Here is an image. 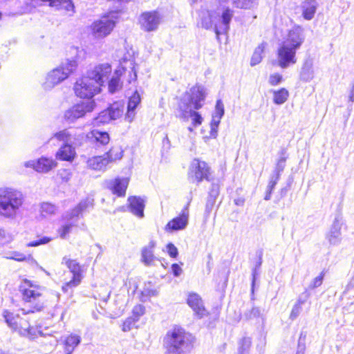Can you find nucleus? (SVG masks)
<instances>
[{
    "label": "nucleus",
    "instance_id": "f257e3e1",
    "mask_svg": "<svg viewBox=\"0 0 354 354\" xmlns=\"http://www.w3.org/2000/svg\"><path fill=\"white\" fill-rule=\"evenodd\" d=\"M193 337L179 326L170 329L163 340L167 354H189L193 348Z\"/></svg>",
    "mask_w": 354,
    "mask_h": 354
},
{
    "label": "nucleus",
    "instance_id": "f03ea898",
    "mask_svg": "<svg viewBox=\"0 0 354 354\" xmlns=\"http://www.w3.org/2000/svg\"><path fill=\"white\" fill-rule=\"evenodd\" d=\"M25 201L23 193L12 187H0V217L14 219Z\"/></svg>",
    "mask_w": 354,
    "mask_h": 354
},
{
    "label": "nucleus",
    "instance_id": "7ed1b4c3",
    "mask_svg": "<svg viewBox=\"0 0 354 354\" xmlns=\"http://www.w3.org/2000/svg\"><path fill=\"white\" fill-rule=\"evenodd\" d=\"M77 67V62L75 59H66L47 75L43 84L44 88L45 90L53 88L67 79L71 74L76 71Z\"/></svg>",
    "mask_w": 354,
    "mask_h": 354
},
{
    "label": "nucleus",
    "instance_id": "20e7f679",
    "mask_svg": "<svg viewBox=\"0 0 354 354\" xmlns=\"http://www.w3.org/2000/svg\"><path fill=\"white\" fill-rule=\"evenodd\" d=\"M205 97L204 86L196 84L183 94L178 104V109L185 112L188 111L189 108L199 109L203 106Z\"/></svg>",
    "mask_w": 354,
    "mask_h": 354
},
{
    "label": "nucleus",
    "instance_id": "39448f33",
    "mask_svg": "<svg viewBox=\"0 0 354 354\" xmlns=\"http://www.w3.org/2000/svg\"><path fill=\"white\" fill-rule=\"evenodd\" d=\"M19 289L22 295V299L25 302L35 303V306L33 307L34 310H31L32 313L42 310L43 304L39 303V300L45 290L44 286H39L33 281L25 279L21 281Z\"/></svg>",
    "mask_w": 354,
    "mask_h": 354
},
{
    "label": "nucleus",
    "instance_id": "423d86ee",
    "mask_svg": "<svg viewBox=\"0 0 354 354\" xmlns=\"http://www.w3.org/2000/svg\"><path fill=\"white\" fill-rule=\"evenodd\" d=\"M73 90L77 97L90 100L100 93L101 87L98 82L93 80L87 73L86 75L76 80Z\"/></svg>",
    "mask_w": 354,
    "mask_h": 354
},
{
    "label": "nucleus",
    "instance_id": "0eeeda50",
    "mask_svg": "<svg viewBox=\"0 0 354 354\" xmlns=\"http://www.w3.org/2000/svg\"><path fill=\"white\" fill-rule=\"evenodd\" d=\"M117 22L118 18L114 15L103 16L91 24L90 26L91 34L95 39H104L112 32Z\"/></svg>",
    "mask_w": 354,
    "mask_h": 354
},
{
    "label": "nucleus",
    "instance_id": "6e6552de",
    "mask_svg": "<svg viewBox=\"0 0 354 354\" xmlns=\"http://www.w3.org/2000/svg\"><path fill=\"white\" fill-rule=\"evenodd\" d=\"M297 50L289 47L282 43L279 44L276 51V61L278 66L287 68L295 65L297 62Z\"/></svg>",
    "mask_w": 354,
    "mask_h": 354
},
{
    "label": "nucleus",
    "instance_id": "1a4fd4ad",
    "mask_svg": "<svg viewBox=\"0 0 354 354\" xmlns=\"http://www.w3.org/2000/svg\"><path fill=\"white\" fill-rule=\"evenodd\" d=\"M162 19L163 16L160 12L147 11L139 16L138 24L142 30L149 32L156 30Z\"/></svg>",
    "mask_w": 354,
    "mask_h": 354
},
{
    "label": "nucleus",
    "instance_id": "9d476101",
    "mask_svg": "<svg viewBox=\"0 0 354 354\" xmlns=\"http://www.w3.org/2000/svg\"><path fill=\"white\" fill-rule=\"evenodd\" d=\"M232 17L233 11L229 8H223L214 13V32L217 37L227 32Z\"/></svg>",
    "mask_w": 354,
    "mask_h": 354
},
{
    "label": "nucleus",
    "instance_id": "9b49d317",
    "mask_svg": "<svg viewBox=\"0 0 354 354\" xmlns=\"http://www.w3.org/2000/svg\"><path fill=\"white\" fill-rule=\"evenodd\" d=\"M95 107V102L94 100L77 104L65 112L64 118L69 122H73L76 120L84 117L87 113L93 111Z\"/></svg>",
    "mask_w": 354,
    "mask_h": 354
},
{
    "label": "nucleus",
    "instance_id": "f8f14e48",
    "mask_svg": "<svg viewBox=\"0 0 354 354\" xmlns=\"http://www.w3.org/2000/svg\"><path fill=\"white\" fill-rule=\"evenodd\" d=\"M305 39L304 28L296 25L288 30L281 43L298 50L304 44Z\"/></svg>",
    "mask_w": 354,
    "mask_h": 354
},
{
    "label": "nucleus",
    "instance_id": "ddd939ff",
    "mask_svg": "<svg viewBox=\"0 0 354 354\" xmlns=\"http://www.w3.org/2000/svg\"><path fill=\"white\" fill-rule=\"evenodd\" d=\"M210 169L207 164L198 159H194L190 165L189 176L193 182L200 183L203 180H209Z\"/></svg>",
    "mask_w": 354,
    "mask_h": 354
},
{
    "label": "nucleus",
    "instance_id": "4468645a",
    "mask_svg": "<svg viewBox=\"0 0 354 354\" xmlns=\"http://www.w3.org/2000/svg\"><path fill=\"white\" fill-rule=\"evenodd\" d=\"M57 162L52 158L41 157L38 160H31L24 162L27 168H32L39 173H47L57 167Z\"/></svg>",
    "mask_w": 354,
    "mask_h": 354
},
{
    "label": "nucleus",
    "instance_id": "2eb2a0df",
    "mask_svg": "<svg viewBox=\"0 0 354 354\" xmlns=\"http://www.w3.org/2000/svg\"><path fill=\"white\" fill-rule=\"evenodd\" d=\"M129 183V178L117 177L107 181L106 187L113 194H115L118 197H122L125 196Z\"/></svg>",
    "mask_w": 354,
    "mask_h": 354
},
{
    "label": "nucleus",
    "instance_id": "dca6fc26",
    "mask_svg": "<svg viewBox=\"0 0 354 354\" xmlns=\"http://www.w3.org/2000/svg\"><path fill=\"white\" fill-rule=\"evenodd\" d=\"M315 76L314 58L308 56L304 59L299 71V80L303 82H310Z\"/></svg>",
    "mask_w": 354,
    "mask_h": 354
},
{
    "label": "nucleus",
    "instance_id": "f3484780",
    "mask_svg": "<svg viewBox=\"0 0 354 354\" xmlns=\"http://www.w3.org/2000/svg\"><path fill=\"white\" fill-rule=\"evenodd\" d=\"M189 216V209L187 206L182 210L178 216L168 222L165 227V231L172 232L185 229L188 224Z\"/></svg>",
    "mask_w": 354,
    "mask_h": 354
},
{
    "label": "nucleus",
    "instance_id": "a211bd4d",
    "mask_svg": "<svg viewBox=\"0 0 354 354\" xmlns=\"http://www.w3.org/2000/svg\"><path fill=\"white\" fill-rule=\"evenodd\" d=\"M111 66L109 64H101L95 66L93 69L87 73L90 76L98 82L100 86H102L105 81L108 79L111 73Z\"/></svg>",
    "mask_w": 354,
    "mask_h": 354
},
{
    "label": "nucleus",
    "instance_id": "6ab92c4d",
    "mask_svg": "<svg viewBox=\"0 0 354 354\" xmlns=\"http://www.w3.org/2000/svg\"><path fill=\"white\" fill-rule=\"evenodd\" d=\"M342 223L341 221L336 218L330 228L329 229L327 234H326V239L330 243V245H339L342 241Z\"/></svg>",
    "mask_w": 354,
    "mask_h": 354
},
{
    "label": "nucleus",
    "instance_id": "aec40b11",
    "mask_svg": "<svg viewBox=\"0 0 354 354\" xmlns=\"http://www.w3.org/2000/svg\"><path fill=\"white\" fill-rule=\"evenodd\" d=\"M76 156L75 148L73 146L72 142L62 144L55 153L57 160L67 162H73Z\"/></svg>",
    "mask_w": 354,
    "mask_h": 354
},
{
    "label": "nucleus",
    "instance_id": "412c9836",
    "mask_svg": "<svg viewBox=\"0 0 354 354\" xmlns=\"http://www.w3.org/2000/svg\"><path fill=\"white\" fill-rule=\"evenodd\" d=\"M187 303L195 314L199 317H203L207 315V311L204 307L203 302L198 294L190 293L188 295Z\"/></svg>",
    "mask_w": 354,
    "mask_h": 354
},
{
    "label": "nucleus",
    "instance_id": "4be33fe9",
    "mask_svg": "<svg viewBox=\"0 0 354 354\" xmlns=\"http://www.w3.org/2000/svg\"><path fill=\"white\" fill-rule=\"evenodd\" d=\"M318 6L317 0H304L301 5L302 17L308 21L313 19Z\"/></svg>",
    "mask_w": 354,
    "mask_h": 354
},
{
    "label": "nucleus",
    "instance_id": "5701e85b",
    "mask_svg": "<svg viewBox=\"0 0 354 354\" xmlns=\"http://www.w3.org/2000/svg\"><path fill=\"white\" fill-rule=\"evenodd\" d=\"M14 330L17 332L20 335L30 339H33L36 337L37 330L30 326V324L27 319L21 317L17 324L16 329Z\"/></svg>",
    "mask_w": 354,
    "mask_h": 354
},
{
    "label": "nucleus",
    "instance_id": "b1692460",
    "mask_svg": "<svg viewBox=\"0 0 354 354\" xmlns=\"http://www.w3.org/2000/svg\"><path fill=\"white\" fill-rule=\"evenodd\" d=\"M87 167L90 169L104 171L108 165V160L102 156H92L86 161Z\"/></svg>",
    "mask_w": 354,
    "mask_h": 354
},
{
    "label": "nucleus",
    "instance_id": "393cba45",
    "mask_svg": "<svg viewBox=\"0 0 354 354\" xmlns=\"http://www.w3.org/2000/svg\"><path fill=\"white\" fill-rule=\"evenodd\" d=\"M140 95L138 91H135L133 94L129 97L127 106V112L125 115V119L129 122H132L134 119L136 115L135 109L140 104Z\"/></svg>",
    "mask_w": 354,
    "mask_h": 354
},
{
    "label": "nucleus",
    "instance_id": "a878e982",
    "mask_svg": "<svg viewBox=\"0 0 354 354\" xmlns=\"http://www.w3.org/2000/svg\"><path fill=\"white\" fill-rule=\"evenodd\" d=\"M130 211L139 218L144 216L145 201L140 197L131 196L128 198Z\"/></svg>",
    "mask_w": 354,
    "mask_h": 354
},
{
    "label": "nucleus",
    "instance_id": "bb28decb",
    "mask_svg": "<svg viewBox=\"0 0 354 354\" xmlns=\"http://www.w3.org/2000/svg\"><path fill=\"white\" fill-rule=\"evenodd\" d=\"M156 243L155 241H150L149 243L142 248L141 254V260L146 266H150L155 259L153 254V249L155 248Z\"/></svg>",
    "mask_w": 354,
    "mask_h": 354
},
{
    "label": "nucleus",
    "instance_id": "cd10ccee",
    "mask_svg": "<svg viewBox=\"0 0 354 354\" xmlns=\"http://www.w3.org/2000/svg\"><path fill=\"white\" fill-rule=\"evenodd\" d=\"M44 2H48L49 6L57 10H64L68 12H73V4L71 0H41Z\"/></svg>",
    "mask_w": 354,
    "mask_h": 354
},
{
    "label": "nucleus",
    "instance_id": "c85d7f7f",
    "mask_svg": "<svg viewBox=\"0 0 354 354\" xmlns=\"http://www.w3.org/2000/svg\"><path fill=\"white\" fill-rule=\"evenodd\" d=\"M62 263L67 266L73 277H84L82 267L75 260L64 257L62 259Z\"/></svg>",
    "mask_w": 354,
    "mask_h": 354
},
{
    "label": "nucleus",
    "instance_id": "c756f323",
    "mask_svg": "<svg viewBox=\"0 0 354 354\" xmlns=\"http://www.w3.org/2000/svg\"><path fill=\"white\" fill-rule=\"evenodd\" d=\"M80 342L81 337L79 335L71 333L66 336L64 339V349L66 354H71Z\"/></svg>",
    "mask_w": 354,
    "mask_h": 354
},
{
    "label": "nucleus",
    "instance_id": "7c9ffc66",
    "mask_svg": "<svg viewBox=\"0 0 354 354\" xmlns=\"http://www.w3.org/2000/svg\"><path fill=\"white\" fill-rule=\"evenodd\" d=\"M5 258L7 259H12V260H15L17 261H30V263L32 265H35V266H38L41 270L45 272L48 275L49 274V273L47 271H46L42 267L39 266L37 262L31 257V255L26 256V254H24L21 252H19L17 251H12V252H10L9 255L6 256Z\"/></svg>",
    "mask_w": 354,
    "mask_h": 354
},
{
    "label": "nucleus",
    "instance_id": "2f4dec72",
    "mask_svg": "<svg viewBox=\"0 0 354 354\" xmlns=\"http://www.w3.org/2000/svg\"><path fill=\"white\" fill-rule=\"evenodd\" d=\"M193 108H189L188 111H179L180 117L187 120L189 117L192 118V124L196 127L201 125L203 122V118L199 113L193 110Z\"/></svg>",
    "mask_w": 354,
    "mask_h": 354
},
{
    "label": "nucleus",
    "instance_id": "473e14b6",
    "mask_svg": "<svg viewBox=\"0 0 354 354\" xmlns=\"http://www.w3.org/2000/svg\"><path fill=\"white\" fill-rule=\"evenodd\" d=\"M104 156L106 160H108V165H109L120 160L122 158L123 150L121 147H113L108 152L105 153Z\"/></svg>",
    "mask_w": 354,
    "mask_h": 354
},
{
    "label": "nucleus",
    "instance_id": "72a5a7b5",
    "mask_svg": "<svg viewBox=\"0 0 354 354\" xmlns=\"http://www.w3.org/2000/svg\"><path fill=\"white\" fill-rule=\"evenodd\" d=\"M267 46V44L266 42H262L254 50L253 55L251 57L250 65L255 66L259 64L263 59V54L264 50Z\"/></svg>",
    "mask_w": 354,
    "mask_h": 354
},
{
    "label": "nucleus",
    "instance_id": "f704fd0d",
    "mask_svg": "<svg viewBox=\"0 0 354 354\" xmlns=\"http://www.w3.org/2000/svg\"><path fill=\"white\" fill-rule=\"evenodd\" d=\"M88 138L93 139L96 142H98L101 145H106L109 142L110 140L109 135L108 133L100 131L97 130L92 131L89 133Z\"/></svg>",
    "mask_w": 354,
    "mask_h": 354
},
{
    "label": "nucleus",
    "instance_id": "c9c22d12",
    "mask_svg": "<svg viewBox=\"0 0 354 354\" xmlns=\"http://www.w3.org/2000/svg\"><path fill=\"white\" fill-rule=\"evenodd\" d=\"M73 136L67 129L59 131L53 134L49 141L56 140L63 144L72 142Z\"/></svg>",
    "mask_w": 354,
    "mask_h": 354
},
{
    "label": "nucleus",
    "instance_id": "e433bc0d",
    "mask_svg": "<svg viewBox=\"0 0 354 354\" xmlns=\"http://www.w3.org/2000/svg\"><path fill=\"white\" fill-rule=\"evenodd\" d=\"M106 110L110 113V116H111V120H114L122 115L124 105L122 103L117 102L111 104Z\"/></svg>",
    "mask_w": 354,
    "mask_h": 354
},
{
    "label": "nucleus",
    "instance_id": "4c0bfd02",
    "mask_svg": "<svg viewBox=\"0 0 354 354\" xmlns=\"http://www.w3.org/2000/svg\"><path fill=\"white\" fill-rule=\"evenodd\" d=\"M273 102L276 104H282L286 102L289 96L287 89L282 88L279 90L273 91Z\"/></svg>",
    "mask_w": 354,
    "mask_h": 354
},
{
    "label": "nucleus",
    "instance_id": "58836bf2",
    "mask_svg": "<svg viewBox=\"0 0 354 354\" xmlns=\"http://www.w3.org/2000/svg\"><path fill=\"white\" fill-rule=\"evenodd\" d=\"M3 316L8 326L13 330L16 329L17 324H18L21 317L19 315H15L8 310L3 311Z\"/></svg>",
    "mask_w": 354,
    "mask_h": 354
},
{
    "label": "nucleus",
    "instance_id": "ea45409f",
    "mask_svg": "<svg viewBox=\"0 0 354 354\" xmlns=\"http://www.w3.org/2000/svg\"><path fill=\"white\" fill-rule=\"evenodd\" d=\"M57 212V207L50 203H42L40 205V213L44 217L51 216Z\"/></svg>",
    "mask_w": 354,
    "mask_h": 354
},
{
    "label": "nucleus",
    "instance_id": "a19ab883",
    "mask_svg": "<svg viewBox=\"0 0 354 354\" xmlns=\"http://www.w3.org/2000/svg\"><path fill=\"white\" fill-rule=\"evenodd\" d=\"M82 279L83 278L72 276L70 281L63 284L62 287V291L65 293L72 292L73 290L81 283Z\"/></svg>",
    "mask_w": 354,
    "mask_h": 354
},
{
    "label": "nucleus",
    "instance_id": "79ce46f5",
    "mask_svg": "<svg viewBox=\"0 0 354 354\" xmlns=\"http://www.w3.org/2000/svg\"><path fill=\"white\" fill-rule=\"evenodd\" d=\"M110 121H111V116L106 109L99 113L98 116L93 120V124L94 126H100L107 124Z\"/></svg>",
    "mask_w": 354,
    "mask_h": 354
},
{
    "label": "nucleus",
    "instance_id": "37998d69",
    "mask_svg": "<svg viewBox=\"0 0 354 354\" xmlns=\"http://www.w3.org/2000/svg\"><path fill=\"white\" fill-rule=\"evenodd\" d=\"M252 344L251 338L243 337L239 342L237 354H248Z\"/></svg>",
    "mask_w": 354,
    "mask_h": 354
},
{
    "label": "nucleus",
    "instance_id": "c03bdc74",
    "mask_svg": "<svg viewBox=\"0 0 354 354\" xmlns=\"http://www.w3.org/2000/svg\"><path fill=\"white\" fill-rule=\"evenodd\" d=\"M222 118L212 115L210 122L209 138H216L218 136V127Z\"/></svg>",
    "mask_w": 354,
    "mask_h": 354
},
{
    "label": "nucleus",
    "instance_id": "a18cd8bd",
    "mask_svg": "<svg viewBox=\"0 0 354 354\" xmlns=\"http://www.w3.org/2000/svg\"><path fill=\"white\" fill-rule=\"evenodd\" d=\"M74 224L71 221L62 225L57 230V233L62 239H66L68 234L71 232Z\"/></svg>",
    "mask_w": 354,
    "mask_h": 354
},
{
    "label": "nucleus",
    "instance_id": "49530a36",
    "mask_svg": "<svg viewBox=\"0 0 354 354\" xmlns=\"http://www.w3.org/2000/svg\"><path fill=\"white\" fill-rule=\"evenodd\" d=\"M82 213V210L79 207L78 205L67 212L63 216L64 220H66L67 221H71L75 218H77Z\"/></svg>",
    "mask_w": 354,
    "mask_h": 354
},
{
    "label": "nucleus",
    "instance_id": "de8ad7c7",
    "mask_svg": "<svg viewBox=\"0 0 354 354\" xmlns=\"http://www.w3.org/2000/svg\"><path fill=\"white\" fill-rule=\"evenodd\" d=\"M201 25L205 29L213 28L214 30V13L208 12L207 16L202 19Z\"/></svg>",
    "mask_w": 354,
    "mask_h": 354
},
{
    "label": "nucleus",
    "instance_id": "09e8293b",
    "mask_svg": "<svg viewBox=\"0 0 354 354\" xmlns=\"http://www.w3.org/2000/svg\"><path fill=\"white\" fill-rule=\"evenodd\" d=\"M324 277V272H322L317 277H315L310 281V283L308 285V288L313 290L319 287L323 283Z\"/></svg>",
    "mask_w": 354,
    "mask_h": 354
},
{
    "label": "nucleus",
    "instance_id": "8fccbe9b",
    "mask_svg": "<svg viewBox=\"0 0 354 354\" xmlns=\"http://www.w3.org/2000/svg\"><path fill=\"white\" fill-rule=\"evenodd\" d=\"M121 88V84L118 77H113L109 83V90L113 93Z\"/></svg>",
    "mask_w": 354,
    "mask_h": 354
},
{
    "label": "nucleus",
    "instance_id": "3c124183",
    "mask_svg": "<svg viewBox=\"0 0 354 354\" xmlns=\"http://www.w3.org/2000/svg\"><path fill=\"white\" fill-rule=\"evenodd\" d=\"M94 204V199L91 197H88L84 200H82L77 205L83 212L86 209L92 207Z\"/></svg>",
    "mask_w": 354,
    "mask_h": 354
},
{
    "label": "nucleus",
    "instance_id": "603ef678",
    "mask_svg": "<svg viewBox=\"0 0 354 354\" xmlns=\"http://www.w3.org/2000/svg\"><path fill=\"white\" fill-rule=\"evenodd\" d=\"M224 115V106L221 100H217L212 115L222 118Z\"/></svg>",
    "mask_w": 354,
    "mask_h": 354
},
{
    "label": "nucleus",
    "instance_id": "864d4df0",
    "mask_svg": "<svg viewBox=\"0 0 354 354\" xmlns=\"http://www.w3.org/2000/svg\"><path fill=\"white\" fill-rule=\"evenodd\" d=\"M282 81V75L278 73L271 74L269 77L268 82L272 86H277Z\"/></svg>",
    "mask_w": 354,
    "mask_h": 354
},
{
    "label": "nucleus",
    "instance_id": "5fc2aeb1",
    "mask_svg": "<svg viewBox=\"0 0 354 354\" xmlns=\"http://www.w3.org/2000/svg\"><path fill=\"white\" fill-rule=\"evenodd\" d=\"M145 311V308L141 304L136 305L133 307V315L136 318V321H138L139 317H141L142 315H144Z\"/></svg>",
    "mask_w": 354,
    "mask_h": 354
},
{
    "label": "nucleus",
    "instance_id": "6e6d98bb",
    "mask_svg": "<svg viewBox=\"0 0 354 354\" xmlns=\"http://www.w3.org/2000/svg\"><path fill=\"white\" fill-rule=\"evenodd\" d=\"M232 5L238 8H249L252 5L251 0H243V2H240L239 0H232Z\"/></svg>",
    "mask_w": 354,
    "mask_h": 354
},
{
    "label": "nucleus",
    "instance_id": "4d7b16f0",
    "mask_svg": "<svg viewBox=\"0 0 354 354\" xmlns=\"http://www.w3.org/2000/svg\"><path fill=\"white\" fill-rule=\"evenodd\" d=\"M167 251L169 255L172 258L177 257L178 254V251L177 248L171 243H169L166 246Z\"/></svg>",
    "mask_w": 354,
    "mask_h": 354
},
{
    "label": "nucleus",
    "instance_id": "13d9d810",
    "mask_svg": "<svg viewBox=\"0 0 354 354\" xmlns=\"http://www.w3.org/2000/svg\"><path fill=\"white\" fill-rule=\"evenodd\" d=\"M59 176L64 182H68L72 176V173L68 169H62L59 172Z\"/></svg>",
    "mask_w": 354,
    "mask_h": 354
},
{
    "label": "nucleus",
    "instance_id": "bf43d9fd",
    "mask_svg": "<svg viewBox=\"0 0 354 354\" xmlns=\"http://www.w3.org/2000/svg\"><path fill=\"white\" fill-rule=\"evenodd\" d=\"M136 320L132 318L126 319L122 325V330L124 332L129 331L131 329L133 324H134Z\"/></svg>",
    "mask_w": 354,
    "mask_h": 354
},
{
    "label": "nucleus",
    "instance_id": "052dcab7",
    "mask_svg": "<svg viewBox=\"0 0 354 354\" xmlns=\"http://www.w3.org/2000/svg\"><path fill=\"white\" fill-rule=\"evenodd\" d=\"M286 158L284 156H281L277 161L276 170L277 171V174H279L281 171H282L285 167Z\"/></svg>",
    "mask_w": 354,
    "mask_h": 354
},
{
    "label": "nucleus",
    "instance_id": "680f3d73",
    "mask_svg": "<svg viewBox=\"0 0 354 354\" xmlns=\"http://www.w3.org/2000/svg\"><path fill=\"white\" fill-rule=\"evenodd\" d=\"M49 241H50V239L48 238L45 237V238L41 239L38 241H31V242L28 243L27 245L28 247L38 246L41 244L47 243L48 242H49Z\"/></svg>",
    "mask_w": 354,
    "mask_h": 354
},
{
    "label": "nucleus",
    "instance_id": "e2e57ef3",
    "mask_svg": "<svg viewBox=\"0 0 354 354\" xmlns=\"http://www.w3.org/2000/svg\"><path fill=\"white\" fill-rule=\"evenodd\" d=\"M279 174H277L275 177H273L270 179L268 185V190H270V192H272L274 189L276 184L277 183V181L279 180Z\"/></svg>",
    "mask_w": 354,
    "mask_h": 354
},
{
    "label": "nucleus",
    "instance_id": "0e129e2a",
    "mask_svg": "<svg viewBox=\"0 0 354 354\" xmlns=\"http://www.w3.org/2000/svg\"><path fill=\"white\" fill-rule=\"evenodd\" d=\"M171 270H172V272H173L174 274L176 277L180 276L182 272H183V270L180 268V266L179 265L176 264V263H174L171 266Z\"/></svg>",
    "mask_w": 354,
    "mask_h": 354
},
{
    "label": "nucleus",
    "instance_id": "69168bd1",
    "mask_svg": "<svg viewBox=\"0 0 354 354\" xmlns=\"http://www.w3.org/2000/svg\"><path fill=\"white\" fill-rule=\"evenodd\" d=\"M260 315H261V310H259V308H253L251 310L248 317L250 319L255 318V317H259L260 316Z\"/></svg>",
    "mask_w": 354,
    "mask_h": 354
},
{
    "label": "nucleus",
    "instance_id": "338daca9",
    "mask_svg": "<svg viewBox=\"0 0 354 354\" xmlns=\"http://www.w3.org/2000/svg\"><path fill=\"white\" fill-rule=\"evenodd\" d=\"M8 234L4 230L0 229V243H4L8 241Z\"/></svg>",
    "mask_w": 354,
    "mask_h": 354
},
{
    "label": "nucleus",
    "instance_id": "774afa93",
    "mask_svg": "<svg viewBox=\"0 0 354 354\" xmlns=\"http://www.w3.org/2000/svg\"><path fill=\"white\" fill-rule=\"evenodd\" d=\"M299 309L300 306L299 305H296L292 310L290 317L293 319L295 318L299 313Z\"/></svg>",
    "mask_w": 354,
    "mask_h": 354
}]
</instances>
